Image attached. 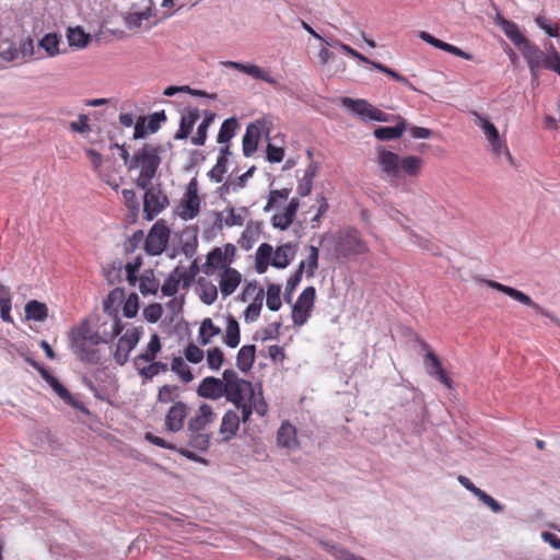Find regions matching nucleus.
Here are the masks:
<instances>
[{
    "label": "nucleus",
    "instance_id": "1",
    "mask_svg": "<svg viewBox=\"0 0 560 560\" xmlns=\"http://www.w3.org/2000/svg\"><path fill=\"white\" fill-rule=\"evenodd\" d=\"M124 329L121 320L114 318L110 322V330H103L102 336L95 331L88 319L81 320L70 331V343L77 358L89 364H100L102 353L100 346L115 339Z\"/></svg>",
    "mask_w": 560,
    "mask_h": 560
},
{
    "label": "nucleus",
    "instance_id": "2",
    "mask_svg": "<svg viewBox=\"0 0 560 560\" xmlns=\"http://www.w3.org/2000/svg\"><path fill=\"white\" fill-rule=\"evenodd\" d=\"M375 162L380 168L382 178L392 187H399L402 176L417 178L421 175L424 160L418 155H399L393 151L380 148Z\"/></svg>",
    "mask_w": 560,
    "mask_h": 560
},
{
    "label": "nucleus",
    "instance_id": "3",
    "mask_svg": "<svg viewBox=\"0 0 560 560\" xmlns=\"http://www.w3.org/2000/svg\"><path fill=\"white\" fill-rule=\"evenodd\" d=\"M160 164L159 148L154 144L145 143L133 153L128 171L140 170L136 185L141 189H147L152 184Z\"/></svg>",
    "mask_w": 560,
    "mask_h": 560
},
{
    "label": "nucleus",
    "instance_id": "4",
    "mask_svg": "<svg viewBox=\"0 0 560 560\" xmlns=\"http://www.w3.org/2000/svg\"><path fill=\"white\" fill-rule=\"evenodd\" d=\"M187 447L177 446L173 443H170L166 440L158 435H154L152 432H147L144 434V439L155 446L170 451H175L179 453L182 456L186 457L187 459H190L196 463H203L205 460L199 455H197L192 450L199 452L208 451L212 439V433L207 431H187Z\"/></svg>",
    "mask_w": 560,
    "mask_h": 560
},
{
    "label": "nucleus",
    "instance_id": "5",
    "mask_svg": "<svg viewBox=\"0 0 560 560\" xmlns=\"http://www.w3.org/2000/svg\"><path fill=\"white\" fill-rule=\"evenodd\" d=\"M296 252L298 246L292 243H285L278 246L276 249H273L270 244L262 243L256 250V271L258 273H265L269 265L278 269L287 268L294 259Z\"/></svg>",
    "mask_w": 560,
    "mask_h": 560
},
{
    "label": "nucleus",
    "instance_id": "6",
    "mask_svg": "<svg viewBox=\"0 0 560 560\" xmlns=\"http://www.w3.org/2000/svg\"><path fill=\"white\" fill-rule=\"evenodd\" d=\"M224 376V397L232 402L238 410L243 407L249 396H253L255 389L249 381L241 378L238 374L231 369L223 372Z\"/></svg>",
    "mask_w": 560,
    "mask_h": 560
},
{
    "label": "nucleus",
    "instance_id": "7",
    "mask_svg": "<svg viewBox=\"0 0 560 560\" xmlns=\"http://www.w3.org/2000/svg\"><path fill=\"white\" fill-rule=\"evenodd\" d=\"M497 24L501 27L505 36L518 48L525 60H527V58L533 59V55L539 54L538 46L522 34L515 22L498 15Z\"/></svg>",
    "mask_w": 560,
    "mask_h": 560
},
{
    "label": "nucleus",
    "instance_id": "8",
    "mask_svg": "<svg viewBox=\"0 0 560 560\" xmlns=\"http://www.w3.org/2000/svg\"><path fill=\"white\" fill-rule=\"evenodd\" d=\"M483 282L488 287L509 295L510 298L522 303L523 305L532 307L536 313L550 318L553 323H556L560 327V319L558 317L553 316L549 311H547L546 308H544L542 306H540L539 304L534 302L532 300V298L529 295L525 294L524 292H522L515 288L497 282L494 280H485Z\"/></svg>",
    "mask_w": 560,
    "mask_h": 560
},
{
    "label": "nucleus",
    "instance_id": "9",
    "mask_svg": "<svg viewBox=\"0 0 560 560\" xmlns=\"http://www.w3.org/2000/svg\"><path fill=\"white\" fill-rule=\"evenodd\" d=\"M316 290L314 287H306L299 295L292 307V322L295 326H303L308 320L314 307Z\"/></svg>",
    "mask_w": 560,
    "mask_h": 560
},
{
    "label": "nucleus",
    "instance_id": "10",
    "mask_svg": "<svg viewBox=\"0 0 560 560\" xmlns=\"http://www.w3.org/2000/svg\"><path fill=\"white\" fill-rule=\"evenodd\" d=\"M143 332V327L128 328L126 332L118 339L114 351V360L117 364L124 365L128 359L129 353L136 348Z\"/></svg>",
    "mask_w": 560,
    "mask_h": 560
},
{
    "label": "nucleus",
    "instance_id": "11",
    "mask_svg": "<svg viewBox=\"0 0 560 560\" xmlns=\"http://www.w3.org/2000/svg\"><path fill=\"white\" fill-rule=\"evenodd\" d=\"M342 105L358 115L362 120L389 121V115L374 107L365 100L342 98Z\"/></svg>",
    "mask_w": 560,
    "mask_h": 560
},
{
    "label": "nucleus",
    "instance_id": "12",
    "mask_svg": "<svg viewBox=\"0 0 560 560\" xmlns=\"http://www.w3.org/2000/svg\"><path fill=\"white\" fill-rule=\"evenodd\" d=\"M538 52L539 54L537 55H533V59L527 58L526 60L534 79L537 80V72L539 69H548L560 75V54L556 48L550 45L548 54H545L538 47Z\"/></svg>",
    "mask_w": 560,
    "mask_h": 560
},
{
    "label": "nucleus",
    "instance_id": "13",
    "mask_svg": "<svg viewBox=\"0 0 560 560\" xmlns=\"http://www.w3.org/2000/svg\"><path fill=\"white\" fill-rule=\"evenodd\" d=\"M198 190L199 189L197 179L191 178L186 187V191L178 207V213L182 219L192 220L199 214L200 198Z\"/></svg>",
    "mask_w": 560,
    "mask_h": 560
},
{
    "label": "nucleus",
    "instance_id": "14",
    "mask_svg": "<svg viewBox=\"0 0 560 560\" xmlns=\"http://www.w3.org/2000/svg\"><path fill=\"white\" fill-rule=\"evenodd\" d=\"M170 240V229L163 222H156L149 231L144 241V249L148 254L156 256L162 254Z\"/></svg>",
    "mask_w": 560,
    "mask_h": 560
},
{
    "label": "nucleus",
    "instance_id": "15",
    "mask_svg": "<svg viewBox=\"0 0 560 560\" xmlns=\"http://www.w3.org/2000/svg\"><path fill=\"white\" fill-rule=\"evenodd\" d=\"M143 212L148 220H153L163 209L168 206L167 196L160 189L150 186L144 189Z\"/></svg>",
    "mask_w": 560,
    "mask_h": 560
},
{
    "label": "nucleus",
    "instance_id": "16",
    "mask_svg": "<svg viewBox=\"0 0 560 560\" xmlns=\"http://www.w3.org/2000/svg\"><path fill=\"white\" fill-rule=\"evenodd\" d=\"M339 252L345 257L364 255L369 252V246L362 240L355 229L345 232L339 242Z\"/></svg>",
    "mask_w": 560,
    "mask_h": 560
},
{
    "label": "nucleus",
    "instance_id": "17",
    "mask_svg": "<svg viewBox=\"0 0 560 560\" xmlns=\"http://www.w3.org/2000/svg\"><path fill=\"white\" fill-rule=\"evenodd\" d=\"M420 346L423 350L427 351L424 363L428 373L431 376L435 377L447 388H452L453 381L451 376L446 373V371L443 369L439 357L431 350L430 345L424 340H420Z\"/></svg>",
    "mask_w": 560,
    "mask_h": 560
},
{
    "label": "nucleus",
    "instance_id": "18",
    "mask_svg": "<svg viewBox=\"0 0 560 560\" xmlns=\"http://www.w3.org/2000/svg\"><path fill=\"white\" fill-rule=\"evenodd\" d=\"M189 415V406L183 401H175L167 410L164 418V427L168 432H179Z\"/></svg>",
    "mask_w": 560,
    "mask_h": 560
},
{
    "label": "nucleus",
    "instance_id": "19",
    "mask_svg": "<svg viewBox=\"0 0 560 560\" xmlns=\"http://www.w3.org/2000/svg\"><path fill=\"white\" fill-rule=\"evenodd\" d=\"M477 117L476 125L482 129L487 140L489 141L493 152L495 154L505 153L511 159V153L506 147L505 141H502L499 136L497 127L487 118L475 114Z\"/></svg>",
    "mask_w": 560,
    "mask_h": 560
},
{
    "label": "nucleus",
    "instance_id": "20",
    "mask_svg": "<svg viewBox=\"0 0 560 560\" xmlns=\"http://www.w3.org/2000/svg\"><path fill=\"white\" fill-rule=\"evenodd\" d=\"M217 415L211 405L202 402L195 413L189 418L187 431H206L207 425L215 421Z\"/></svg>",
    "mask_w": 560,
    "mask_h": 560
},
{
    "label": "nucleus",
    "instance_id": "21",
    "mask_svg": "<svg viewBox=\"0 0 560 560\" xmlns=\"http://www.w3.org/2000/svg\"><path fill=\"white\" fill-rule=\"evenodd\" d=\"M276 439L277 445L287 451H296L300 448L296 427L288 420L281 422Z\"/></svg>",
    "mask_w": 560,
    "mask_h": 560
},
{
    "label": "nucleus",
    "instance_id": "22",
    "mask_svg": "<svg viewBox=\"0 0 560 560\" xmlns=\"http://www.w3.org/2000/svg\"><path fill=\"white\" fill-rule=\"evenodd\" d=\"M197 395L212 400L224 397V376L222 375V378L205 377L197 387Z\"/></svg>",
    "mask_w": 560,
    "mask_h": 560
},
{
    "label": "nucleus",
    "instance_id": "23",
    "mask_svg": "<svg viewBox=\"0 0 560 560\" xmlns=\"http://www.w3.org/2000/svg\"><path fill=\"white\" fill-rule=\"evenodd\" d=\"M254 411L260 417L266 416L268 411V405L264 398L261 388H259L258 392L254 389L253 396H249L241 408L242 421L244 423L247 422Z\"/></svg>",
    "mask_w": 560,
    "mask_h": 560
},
{
    "label": "nucleus",
    "instance_id": "24",
    "mask_svg": "<svg viewBox=\"0 0 560 560\" xmlns=\"http://www.w3.org/2000/svg\"><path fill=\"white\" fill-rule=\"evenodd\" d=\"M219 290L223 299L232 295L242 282V275L235 268H228L219 272Z\"/></svg>",
    "mask_w": 560,
    "mask_h": 560
},
{
    "label": "nucleus",
    "instance_id": "25",
    "mask_svg": "<svg viewBox=\"0 0 560 560\" xmlns=\"http://www.w3.org/2000/svg\"><path fill=\"white\" fill-rule=\"evenodd\" d=\"M231 264L232 259L226 258L222 248L215 247L207 255V260L202 266V270L207 276H213L217 271L221 272L224 269L230 268Z\"/></svg>",
    "mask_w": 560,
    "mask_h": 560
},
{
    "label": "nucleus",
    "instance_id": "26",
    "mask_svg": "<svg viewBox=\"0 0 560 560\" xmlns=\"http://www.w3.org/2000/svg\"><path fill=\"white\" fill-rule=\"evenodd\" d=\"M27 362L33 366L35 368L42 378L44 381H46L50 386L51 388L56 392V394L67 404L71 405V406H74L75 402L71 396V394L69 393V390L55 377L52 376L48 370H46L44 366L39 365L36 361L34 360H27Z\"/></svg>",
    "mask_w": 560,
    "mask_h": 560
},
{
    "label": "nucleus",
    "instance_id": "27",
    "mask_svg": "<svg viewBox=\"0 0 560 560\" xmlns=\"http://www.w3.org/2000/svg\"><path fill=\"white\" fill-rule=\"evenodd\" d=\"M223 65L229 68H233L240 72L246 73L250 75L254 79L261 80L264 82L269 83L270 85L277 86L278 81L272 78L267 71L261 69L260 67L254 65V63H242L237 61H224Z\"/></svg>",
    "mask_w": 560,
    "mask_h": 560
},
{
    "label": "nucleus",
    "instance_id": "28",
    "mask_svg": "<svg viewBox=\"0 0 560 560\" xmlns=\"http://www.w3.org/2000/svg\"><path fill=\"white\" fill-rule=\"evenodd\" d=\"M418 37L420 39H422L423 42H425L427 44H429L438 49L450 52V54L460 57L465 60L474 59V56L471 54L464 51L463 49H460L457 46H454V45L443 42L439 38H435L433 35H431L430 33H428L425 31L419 32Z\"/></svg>",
    "mask_w": 560,
    "mask_h": 560
},
{
    "label": "nucleus",
    "instance_id": "29",
    "mask_svg": "<svg viewBox=\"0 0 560 560\" xmlns=\"http://www.w3.org/2000/svg\"><path fill=\"white\" fill-rule=\"evenodd\" d=\"M299 207V199L295 197L292 198L282 212L272 215V225L282 231L287 230L293 223Z\"/></svg>",
    "mask_w": 560,
    "mask_h": 560
},
{
    "label": "nucleus",
    "instance_id": "30",
    "mask_svg": "<svg viewBox=\"0 0 560 560\" xmlns=\"http://www.w3.org/2000/svg\"><path fill=\"white\" fill-rule=\"evenodd\" d=\"M242 418L235 410H228L221 420L219 433L222 436V441H230L233 439L240 428Z\"/></svg>",
    "mask_w": 560,
    "mask_h": 560
},
{
    "label": "nucleus",
    "instance_id": "31",
    "mask_svg": "<svg viewBox=\"0 0 560 560\" xmlns=\"http://www.w3.org/2000/svg\"><path fill=\"white\" fill-rule=\"evenodd\" d=\"M256 359V346L245 345L241 347L236 354V366L243 373H247L252 368Z\"/></svg>",
    "mask_w": 560,
    "mask_h": 560
},
{
    "label": "nucleus",
    "instance_id": "32",
    "mask_svg": "<svg viewBox=\"0 0 560 560\" xmlns=\"http://www.w3.org/2000/svg\"><path fill=\"white\" fill-rule=\"evenodd\" d=\"M231 155L229 145H225L220 149V154L217 159V163L209 171V177L215 183H221L224 178V174L226 173V164L229 156Z\"/></svg>",
    "mask_w": 560,
    "mask_h": 560
},
{
    "label": "nucleus",
    "instance_id": "33",
    "mask_svg": "<svg viewBox=\"0 0 560 560\" xmlns=\"http://www.w3.org/2000/svg\"><path fill=\"white\" fill-rule=\"evenodd\" d=\"M200 118L198 108L189 109L187 114L180 118L179 129L176 132L175 139H186L191 133L195 124Z\"/></svg>",
    "mask_w": 560,
    "mask_h": 560
},
{
    "label": "nucleus",
    "instance_id": "34",
    "mask_svg": "<svg viewBox=\"0 0 560 560\" xmlns=\"http://www.w3.org/2000/svg\"><path fill=\"white\" fill-rule=\"evenodd\" d=\"M319 544L336 560H365L364 558L353 555L349 550L340 547L335 542L320 540Z\"/></svg>",
    "mask_w": 560,
    "mask_h": 560
},
{
    "label": "nucleus",
    "instance_id": "35",
    "mask_svg": "<svg viewBox=\"0 0 560 560\" xmlns=\"http://www.w3.org/2000/svg\"><path fill=\"white\" fill-rule=\"evenodd\" d=\"M125 299V292L122 289L116 288L109 292L107 298L103 302L104 312H106L110 317V322L114 318H118L117 316V307L116 304L120 303Z\"/></svg>",
    "mask_w": 560,
    "mask_h": 560
},
{
    "label": "nucleus",
    "instance_id": "36",
    "mask_svg": "<svg viewBox=\"0 0 560 560\" xmlns=\"http://www.w3.org/2000/svg\"><path fill=\"white\" fill-rule=\"evenodd\" d=\"M67 39L69 43V46L75 47V48H85L90 40L91 36L90 34L85 33L84 30L80 26L77 27H70L67 32Z\"/></svg>",
    "mask_w": 560,
    "mask_h": 560
},
{
    "label": "nucleus",
    "instance_id": "37",
    "mask_svg": "<svg viewBox=\"0 0 560 560\" xmlns=\"http://www.w3.org/2000/svg\"><path fill=\"white\" fill-rule=\"evenodd\" d=\"M25 316L27 319L43 322L48 316L47 305L36 300H32L25 305Z\"/></svg>",
    "mask_w": 560,
    "mask_h": 560
},
{
    "label": "nucleus",
    "instance_id": "38",
    "mask_svg": "<svg viewBox=\"0 0 560 560\" xmlns=\"http://www.w3.org/2000/svg\"><path fill=\"white\" fill-rule=\"evenodd\" d=\"M224 343L229 348H236L241 341V332L238 322L233 317L229 316L228 325L225 328Z\"/></svg>",
    "mask_w": 560,
    "mask_h": 560
},
{
    "label": "nucleus",
    "instance_id": "39",
    "mask_svg": "<svg viewBox=\"0 0 560 560\" xmlns=\"http://www.w3.org/2000/svg\"><path fill=\"white\" fill-rule=\"evenodd\" d=\"M159 288L160 283L155 279L153 270H145L139 278V290L143 295L156 294Z\"/></svg>",
    "mask_w": 560,
    "mask_h": 560
},
{
    "label": "nucleus",
    "instance_id": "40",
    "mask_svg": "<svg viewBox=\"0 0 560 560\" xmlns=\"http://www.w3.org/2000/svg\"><path fill=\"white\" fill-rule=\"evenodd\" d=\"M291 191H292L291 188L270 190L268 194L267 203L264 207V211L268 212L271 209L278 208L282 203H284L289 199Z\"/></svg>",
    "mask_w": 560,
    "mask_h": 560
},
{
    "label": "nucleus",
    "instance_id": "41",
    "mask_svg": "<svg viewBox=\"0 0 560 560\" xmlns=\"http://www.w3.org/2000/svg\"><path fill=\"white\" fill-rule=\"evenodd\" d=\"M60 37L56 33H48L38 42V46L46 51L47 57H56L60 54Z\"/></svg>",
    "mask_w": 560,
    "mask_h": 560
},
{
    "label": "nucleus",
    "instance_id": "42",
    "mask_svg": "<svg viewBox=\"0 0 560 560\" xmlns=\"http://www.w3.org/2000/svg\"><path fill=\"white\" fill-rule=\"evenodd\" d=\"M161 349V339L158 334H153L147 346V349L136 358V361L152 362L156 359Z\"/></svg>",
    "mask_w": 560,
    "mask_h": 560
},
{
    "label": "nucleus",
    "instance_id": "43",
    "mask_svg": "<svg viewBox=\"0 0 560 560\" xmlns=\"http://www.w3.org/2000/svg\"><path fill=\"white\" fill-rule=\"evenodd\" d=\"M221 334V329L214 325L211 318H206L199 328V342L206 346L211 342L212 338Z\"/></svg>",
    "mask_w": 560,
    "mask_h": 560
},
{
    "label": "nucleus",
    "instance_id": "44",
    "mask_svg": "<svg viewBox=\"0 0 560 560\" xmlns=\"http://www.w3.org/2000/svg\"><path fill=\"white\" fill-rule=\"evenodd\" d=\"M405 124L400 122L393 127H378L374 130V136L381 141L395 140L402 136Z\"/></svg>",
    "mask_w": 560,
    "mask_h": 560
},
{
    "label": "nucleus",
    "instance_id": "45",
    "mask_svg": "<svg viewBox=\"0 0 560 560\" xmlns=\"http://www.w3.org/2000/svg\"><path fill=\"white\" fill-rule=\"evenodd\" d=\"M237 127L238 122L236 118L232 117L225 119L220 127L217 141L219 143L229 142L235 136Z\"/></svg>",
    "mask_w": 560,
    "mask_h": 560
},
{
    "label": "nucleus",
    "instance_id": "46",
    "mask_svg": "<svg viewBox=\"0 0 560 560\" xmlns=\"http://www.w3.org/2000/svg\"><path fill=\"white\" fill-rule=\"evenodd\" d=\"M179 387L177 385L165 384L159 388L156 400L160 404H171L178 401Z\"/></svg>",
    "mask_w": 560,
    "mask_h": 560
},
{
    "label": "nucleus",
    "instance_id": "47",
    "mask_svg": "<svg viewBox=\"0 0 560 560\" xmlns=\"http://www.w3.org/2000/svg\"><path fill=\"white\" fill-rule=\"evenodd\" d=\"M214 117H215V115L212 112L205 113V118L198 126L196 136H194L191 138V142L195 145H203L205 144L206 139H207V130H208L209 126L212 124V121L214 120Z\"/></svg>",
    "mask_w": 560,
    "mask_h": 560
},
{
    "label": "nucleus",
    "instance_id": "48",
    "mask_svg": "<svg viewBox=\"0 0 560 560\" xmlns=\"http://www.w3.org/2000/svg\"><path fill=\"white\" fill-rule=\"evenodd\" d=\"M171 370L176 373L184 383H189L194 378L190 368L185 363L182 357H174L172 359Z\"/></svg>",
    "mask_w": 560,
    "mask_h": 560
},
{
    "label": "nucleus",
    "instance_id": "49",
    "mask_svg": "<svg viewBox=\"0 0 560 560\" xmlns=\"http://www.w3.org/2000/svg\"><path fill=\"white\" fill-rule=\"evenodd\" d=\"M264 291L260 289L255 296V301L250 303L244 311V318L247 323L255 322L259 315L262 306Z\"/></svg>",
    "mask_w": 560,
    "mask_h": 560
},
{
    "label": "nucleus",
    "instance_id": "50",
    "mask_svg": "<svg viewBox=\"0 0 560 560\" xmlns=\"http://www.w3.org/2000/svg\"><path fill=\"white\" fill-rule=\"evenodd\" d=\"M281 287L279 284H269L266 292V305L267 307L276 312L281 307Z\"/></svg>",
    "mask_w": 560,
    "mask_h": 560
},
{
    "label": "nucleus",
    "instance_id": "51",
    "mask_svg": "<svg viewBox=\"0 0 560 560\" xmlns=\"http://www.w3.org/2000/svg\"><path fill=\"white\" fill-rule=\"evenodd\" d=\"M201 301L207 304H213L218 299V288L210 281L199 282Z\"/></svg>",
    "mask_w": 560,
    "mask_h": 560
},
{
    "label": "nucleus",
    "instance_id": "52",
    "mask_svg": "<svg viewBox=\"0 0 560 560\" xmlns=\"http://www.w3.org/2000/svg\"><path fill=\"white\" fill-rule=\"evenodd\" d=\"M318 257L319 250L316 246L311 245L308 247V254L306 260L304 261V270L306 272L307 278H312L315 275L316 269L318 268Z\"/></svg>",
    "mask_w": 560,
    "mask_h": 560
},
{
    "label": "nucleus",
    "instance_id": "53",
    "mask_svg": "<svg viewBox=\"0 0 560 560\" xmlns=\"http://www.w3.org/2000/svg\"><path fill=\"white\" fill-rule=\"evenodd\" d=\"M314 177H315V168L311 166L305 171L303 177L301 178V180L298 185L296 191H298L299 196L305 197L311 194Z\"/></svg>",
    "mask_w": 560,
    "mask_h": 560
},
{
    "label": "nucleus",
    "instance_id": "54",
    "mask_svg": "<svg viewBox=\"0 0 560 560\" xmlns=\"http://www.w3.org/2000/svg\"><path fill=\"white\" fill-rule=\"evenodd\" d=\"M19 59L28 61L35 56V46L33 39L27 36L20 40L18 46Z\"/></svg>",
    "mask_w": 560,
    "mask_h": 560
},
{
    "label": "nucleus",
    "instance_id": "55",
    "mask_svg": "<svg viewBox=\"0 0 560 560\" xmlns=\"http://www.w3.org/2000/svg\"><path fill=\"white\" fill-rule=\"evenodd\" d=\"M223 363H224V353L220 348L214 347L207 351V364L210 370L218 371L221 369Z\"/></svg>",
    "mask_w": 560,
    "mask_h": 560
},
{
    "label": "nucleus",
    "instance_id": "56",
    "mask_svg": "<svg viewBox=\"0 0 560 560\" xmlns=\"http://www.w3.org/2000/svg\"><path fill=\"white\" fill-rule=\"evenodd\" d=\"M536 25L544 30L549 36L558 37L560 26L558 23H553L549 18L545 15H537L535 18Z\"/></svg>",
    "mask_w": 560,
    "mask_h": 560
},
{
    "label": "nucleus",
    "instance_id": "57",
    "mask_svg": "<svg viewBox=\"0 0 560 560\" xmlns=\"http://www.w3.org/2000/svg\"><path fill=\"white\" fill-rule=\"evenodd\" d=\"M258 144V135H254L252 127H248L246 133L243 137V153L245 156H252Z\"/></svg>",
    "mask_w": 560,
    "mask_h": 560
},
{
    "label": "nucleus",
    "instance_id": "58",
    "mask_svg": "<svg viewBox=\"0 0 560 560\" xmlns=\"http://www.w3.org/2000/svg\"><path fill=\"white\" fill-rule=\"evenodd\" d=\"M150 364L148 366H144L140 370V375L143 376L147 380H152L154 376H156L160 372H167L168 366L166 363L160 362V361H152L149 362Z\"/></svg>",
    "mask_w": 560,
    "mask_h": 560
},
{
    "label": "nucleus",
    "instance_id": "59",
    "mask_svg": "<svg viewBox=\"0 0 560 560\" xmlns=\"http://www.w3.org/2000/svg\"><path fill=\"white\" fill-rule=\"evenodd\" d=\"M0 58L8 62L19 59L16 44L11 40L3 42L0 46Z\"/></svg>",
    "mask_w": 560,
    "mask_h": 560
},
{
    "label": "nucleus",
    "instance_id": "60",
    "mask_svg": "<svg viewBox=\"0 0 560 560\" xmlns=\"http://www.w3.org/2000/svg\"><path fill=\"white\" fill-rule=\"evenodd\" d=\"M371 66L375 68L376 70L392 77L395 81H398L402 83L404 85L408 86L409 89H413L411 82L406 78L399 74L398 72L394 71L393 69L386 67L383 63L380 62H371Z\"/></svg>",
    "mask_w": 560,
    "mask_h": 560
},
{
    "label": "nucleus",
    "instance_id": "61",
    "mask_svg": "<svg viewBox=\"0 0 560 560\" xmlns=\"http://www.w3.org/2000/svg\"><path fill=\"white\" fill-rule=\"evenodd\" d=\"M244 209L235 210L234 208H229L226 210V215L224 217V223L228 226H242L244 224Z\"/></svg>",
    "mask_w": 560,
    "mask_h": 560
},
{
    "label": "nucleus",
    "instance_id": "62",
    "mask_svg": "<svg viewBox=\"0 0 560 560\" xmlns=\"http://www.w3.org/2000/svg\"><path fill=\"white\" fill-rule=\"evenodd\" d=\"M175 276L176 272L172 271L165 279L164 283L161 287L163 295L173 296L177 293L179 284Z\"/></svg>",
    "mask_w": 560,
    "mask_h": 560
},
{
    "label": "nucleus",
    "instance_id": "63",
    "mask_svg": "<svg viewBox=\"0 0 560 560\" xmlns=\"http://www.w3.org/2000/svg\"><path fill=\"white\" fill-rule=\"evenodd\" d=\"M138 311H139L138 295L136 293H132L125 301L124 306H122V313L126 317L132 318L138 314Z\"/></svg>",
    "mask_w": 560,
    "mask_h": 560
},
{
    "label": "nucleus",
    "instance_id": "64",
    "mask_svg": "<svg viewBox=\"0 0 560 560\" xmlns=\"http://www.w3.org/2000/svg\"><path fill=\"white\" fill-rule=\"evenodd\" d=\"M185 358L194 363H200L203 360L205 353L203 351L196 345L189 343L184 350Z\"/></svg>",
    "mask_w": 560,
    "mask_h": 560
}]
</instances>
